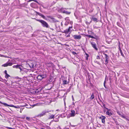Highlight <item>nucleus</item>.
<instances>
[{
    "label": "nucleus",
    "instance_id": "f257e3e1",
    "mask_svg": "<svg viewBox=\"0 0 129 129\" xmlns=\"http://www.w3.org/2000/svg\"><path fill=\"white\" fill-rule=\"evenodd\" d=\"M36 20L40 22L42 24V25L44 27L46 28H49L52 30H53L54 29L50 27L49 26L47 23L45 21L41 19H36Z\"/></svg>",
    "mask_w": 129,
    "mask_h": 129
},
{
    "label": "nucleus",
    "instance_id": "f03ea898",
    "mask_svg": "<svg viewBox=\"0 0 129 129\" xmlns=\"http://www.w3.org/2000/svg\"><path fill=\"white\" fill-rule=\"evenodd\" d=\"M47 17L48 18L47 20H48L50 22L54 23L58 22L57 20L51 16H47Z\"/></svg>",
    "mask_w": 129,
    "mask_h": 129
},
{
    "label": "nucleus",
    "instance_id": "7ed1b4c3",
    "mask_svg": "<svg viewBox=\"0 0 129 129\" xmlns=\"http://www.w3.org/2000/svg\"><path fill=\"white\" fill-rule=\"evenodd\" d=\"M47 77V74L46 72L45 73L42 75H39L37 77V78L38 80H41L46 78Z\"/></svg>",
    "mask_w": 129,
    "mask_h": 129
},
{
    "label": "nucleus",
    "instance_id": "20e7f679",
    "mask_svg": "<svg viewBox=\"0 0 129 129\" xmlns=\"http://www.w3.org/2000/svg\"><path fill=\"white\" fill-rule=\"evenodd\" d=\"M13 67L14 68L19 69L20 70V72L22 70V67L21 65L17 64L16 65H14L13 66Z\"/></svg>",
    "mask_w": 129,
    "mask_h": 129
},
{
    "label": "nucleus",
    "instance_id": "39448f33",
    "mask_svg": "<svg viewBox=\"0 0 129 129\" xmlns=\"http://www.w3.org/2000/svg\"><path fill=\"white\" fill-rule=\"evenodd\" d=\"M91 44L93 48L96 50H98V48L97 47L96 44L94 42H91Z\"/></svg>",
    "mask_w": 129,
    "mask_h": 129
},
{
    "label": "nucleus",
    "instance_id": "423d86ee",
    "mask_svg": "<svg viewBox=\"0 0 129 129\" xmlns=\"http://www.w3.org/2000/svg\"><path fill=\"white\" fill-rule=\"evenodd\" d=\"M104 54L105 55V64L106 65L108 63V61H109V56L106 54L104 53Z\"/></svg>",
    "mask_w": 129,
    "mask_h": 129
},
{
    "label": "nucleus",
    "instance_id": "0eeeda50",
    "mask_svg": "<svg viewBox=\"0 0 129 129\" xmlns=\"http://www.w3.org/2000/svg\"><path fill=\"white\" fill-rule=\"evenodd\" d=\"M72 28V26H70L68 29H66L65 30H64L62 33H64L65 34H68L70 31V28Z\"/></svg>",
    "mask_w": 129,
    "mask_h": 129
},
{
    "label": "nucleus",
    "instance_id": "6e6552de",
    "mask_svg": "<svg viewBox=\"0 0 129 129\" xmlns=\"http://www.w3.org/2000/svg\"><path fill=\"white\" fill-rule=\"evenodd\" d=\"M62 13H65L66 14H69L70 13V12H69L65 10L63 8H61L60 9Z\"/></svg>",
    "mask_w": 129,
    "mask_h": 129
},
{
    "label": "nucleus",
    "instance_id": "1a4fd4ad",
    "mask_svg": "<svg viewBox=\"0 0 129 129\" xmlns=\"http://www.w3.org/2000/svg\"><path fill=\"white\" fill-rule=\"evenodd\" d=\"M73 37L75 39L80 40L81 38V36L80 35H75L73 36Z\"/></svg>",
    "mask_w": 129,
    "mask_h": 129
},
{
    "label": "nucleus",
    "instance_id": "9d476101",
    "mask_svg": "<svg viewBox=\"0 0 129 129\" xmlns=\"http://www.w3.org/2000/svg\"><path fill=\"white\" fill-rule=\"evenodd\" d=\"M25 106V105H21L20 106H15L12 105H9L8 106L11 107H14L16 108H20V107H24Z\"/></svg>",
    "mask_w": 129,
    "mask_h": 129
},
{
    "label": "nucleus",
    "instance_id": "9b49d317",
    "mask_svg": "<svg viewBox=\"0 0 129 129\" xmlns=\"http://www.w3.org/2000/svg\"><path fill=\"white\" fill-rule=\"evenodd\" d=\"M36 12L37 13V14H38V15H39L40 16H41L44 19H45L46 20H47V18L46 17H45V16L44 15H43V14H42L40 13H39L38 12H36Z\"/></svg>",
    "mask_w": 129,
    "mask_h": 129
},
{
    "label": "nucleus",
    "instance_id": "f8f14e48",
    "mask_svg": "<svg viewBox=\"0 0 129 129\" xmlns=\"http://www.w3.org/2000/svg\"><path fill=\"white\" fill-rule=\"evenodd\" d=\"M12 64H13L12 62H7L6 63L3 65L2 66H4V67H6L8 66H11Z\"/></svg>",
    "mask_w": 129,
    "mask_h": 129
},
{
    "label": "nucleus",
    "instance_id": "ddd939ff",
    "mask_svg": "<svg viewBox=\"0 0 129 129\" xmlns=\"http://www.w3.org/2000/svg\"><path fill=\"white\" fill-rule=\"evenodd\" d=\"M46 113V112L45 111H43L40 114H39L37 116L38 117H41L45 115Z\"/></svg>",
    "mask_w": 129,
    "mask_h": 129
},
{
    "label": "nucleus",
    "instance_id": "4468645a",
    "mask_svg": "<svg viewBox=\"0 0 129 129\" xmlns=\"http://www.w3.org/2000/svg\"><path fill=\"white\" fill-rule=\"evenodd\" d=\"M106 108L108 110V111H107L106 112V114L109 116H111L113 114L110 111H109L110 110L109 109L107 108Z\"/></svg>",
    "mask_w": 129,
    "mask_h": 129
},
{
    "label": "nucleus",
    "instance_id": "2eb2a0df",
    "mask_svg": "<svg viewBox=\"0 0 129 129\" xmlns=\"http://www.w3.org/2000/svg\"><path fill=\"white\" fill-rule=\"evenodd\" d=\"M70 116L71 117H74L75 115V112L74 110H71V113L70 114Z\"/></svg>",
    "mask_w": 129,
    "mask_h": 129
},
{
    "label": "nucleus",
    "instance_id": "dca6fc26",
    "mask_svg": "<svg viewBox=\"0 0 129 129\" xmlns=\"http://www.w3.org/2000/svg\"><path fill=\"white\" fill-rule=\"evenodd\" d=\"M66 20L65 23L64 24L65 25H67L70 22V20L68 19V18H66Z\"/></svg>",
    "mask_w": 129,
    "mask_h": 129
},
{
    "label": "nucleus",
    "instance_id": "f3484780",
    "mask_svg": "<svg viewBox=\"0 0 129 129\" xmlns=\"http://www.w3.org/2000/svg\"><path fill=\"white\" fill-rule=\"evenodd\" d=\"M101 116L102 117V122L104 123H105V119L106 118L105 116L103 115H102Z\"/></svg>",
    "mask_w": 129,
    "mask_h": 129
},
{
    "label": "nucleus",
    "instance_id": "a211bd4d",
    "mask_svg": "<svg viewBox=\"0 0 129 129\" xmlns=\"http://www.w3.org/2000/svg\"><path fill=\"white\" fill-rule=\"evenodd\" d=\"M30 6L33 8H35L36 7V4L35 3H32L30 5Z\"/></svg>",
    "mask_w": 129,
    "mask_h": 129
},
{
    "label": "nucleus",
    "instance_id": "6ab92c4d",
    "mask_svg": "<svg viewBox=\"0 0 129 129\" xmlns=\"http://www.w3.org/2000/svg\"><path fill=\"white\" fill-rule=\"evenodd\" d=\"M53 78L52 77H50L48 81V83H49L52 82L53 80Z\"/></svg>",
    "mask_w": 129,
    "mask_h": 129
},
{
    "label": "nucleus",
    "instance_id": "aec40b11",
    "mask_svg": "<svg viewBox=\"0 0 129 129\" xmlns=\"http://www.w3.org/2000/svg\"><path fill=\"white\" fill-rule=\"evenodd\" d=\"M91 19L92 20H93L94 21L97 22V19L96 18L92 17V18H91Z\"/></svg>",
    "mask_w": 129,
    "mask_h": 129
},
{
    "label": "nucleus",
    "instance_id": "412c9836",
    "mask_svg": "<svg viewBox=\"0 0 129 129\" xmlns=\"http://www.w3.org/2000/svg\"><path fill=\"white\" fill-rule=\"evenodd\" d=\"M63 84L64 85L68 84V82H67L66 80H63Z\"/></svg>",
    "mask_w": 129,
    "mask_h": 129
},
{
    "label": "nucleus",
    "instance_id": "4be33fe9",
    "mask_svg": "<svg viewBox=\"0 0 129 129\" xmlns=\"http://www.w3.org/2000/svg\"><path fill=\"white\" fill-rule=\"evenodd\" d=\"M94 98V94L92 93L90 98V99L91 100H92Z\"/></svg>",
    "mask_w": 129,
    "mask_h": 129
},
{
    "label": "nucleus",
    "instance_id": "5701e85b",
    "mask_svg": "<svg viewBox=\"0 0 129 129\" xmlns=\"http://www.w3.org/2000/svg\"><path fill=\"white\" fill-rule=\"evenodd\" d=\"M54 115H50L49 118V119H54Z\"/></svg>",
    "mask_w": 129,
    "mask_h": 129
},
{
    "label": "nucleus",
    "instance_id": "b1692460",
    "mask_svg": "<svg viewBox=\"0 0 129 129\" xmlns=\"http://www.w3.org/2000/svg\"><path fill=\"white\" fill-rule=\"evenodd\" d=\"M0 103L1 104H3L4 105L6 106H9V105L8 104H7L6 103H3L1 102L0 101Z\"/></svg>",
    "mask_w": 129,
    "mask_h": 129
},
{
    "label": "nucleus",
    "instance_id": "393cba45",
    "mask_svg": "<svg viewBox=\"0 0 129 129\" xmlns=\"http://www.w3.org/2000/svg\"><path fill=\"white\" fill-rule=\"evenodd\" d=\"M65 36L66 38L69 37H70V34H65Z\"/></svg>",
    "mask_w": 129,
    "mask_h": 129
},
{
    "label": "nucleus",
    "instance_id": "a878e982",
    "mask_svg": "<svg viewBox=\"0 0 129 129\" xmlns=\"http://www.w3.org/2000/svg\"><path fill=\"white\" fill-rule=\"evenodd\" d=\"M10 77V76L9 74H7L5 76V77L6 78H9V77Z\"/></svg>",
    "mask_w": 129,
    "mask_h": 129
},
{
    "label": "nucleus",
    "instance_id": "bb28decb",
    "mask_svg": "<svg viewBox=\"0 0 129 129\" xmlns=\"http://www.w3.org/2000/svg\"><path fill=\"white\" fill-rule=\"evenodd\" d=\"M120 51V53H121V55L123 56V57H124V55L123 54V52H122V50H119Z\"/></svg>",
    "mask_w": 129,
    "mask_h": 129
},
{
    "label": "nucleus",
    "instance_id": "cd10ccee",
    "mask_svg": "<svg viewBox=\"0 0 129 129\" xmlns=\"http://www.w3.org/2000/svg\"><path fill=\"white\" fill-rule=\"evenodd\" d=\"M29 66L31 68H33L34 67V65L33 64L31 63V64L29 65Z\"/></svg>",
    "mask_w": 129,
    "mask_h": 129
},
{
    "label": "nucleus",
    "instance_id": "c85d7f7f",
    "mask_svg": "<svg viewBox=\"0 0 129 129\" xmlns=\"http://www.w3.org/2000/svg\"><path fill=\"white\" fill-rule=\"evenodd\" d=\"M35 93H38L39 91H38V89H37L35 90Z\"/></svg>",
    "mask_w": 129,
    "mask_h": 129
},
{
    "label": "nucleus",
    "instance_id": "c756f323",
    "mask_svg": "<svg viewBox=\"0 0 129 129\" xmlns=\"http://www.w3.org/2000/svg\"><path fill=\"white\" fill-rule=\"evenodd\" d=\"M121 45H118V49L119 50H121Z\"/></svg>",
    "mask_w": 129,
    "mask_h": 129
},
{
    "label": "nucleus",
    "instance_id": "7c9ffc66",
    "mask_svg": "<svg viewBox=\"0 0 129 129\" xmlns=\"http://www.w3.org/2000/svg\"><path fill=\"white\" fill-rule=\"evenodd\" d=\"M96 59H101V58L98 55L96 56Z\"/></svg>",
    "mask_w": 129,
    "mask_h": 129
},
{
    "label": "nucleus",
    "instance_id": "2f4dec72",
    "mask_svg": "<svg viewBox=\"0 0 129 129\" xmlns=\"http://www.w3.org/2000/svg\"><path fill=\"white\" fill-rule=\"evenodd\" d=\"M26 119L27 120L29 121L30 120V117H26Z\"/></svg>",
    "mask_w": 129,
    "mask_h": 129
},
{
    "label": "nucleus",
    "instance_id": "473e14b6",
    "mask_svg": "<svg viewBox=\"0 0 129 129\" xmlns=\"http://www.w3.org/2000/svg\"><path fill=\"white\" fill-rule=\"evenodd\" d=\"M106 77L105 80L104 81V84H105L106 82Z\"/></svg>",
    "mask_w": 129,
    "mask_h": 129
},
{
    "label": "nucleus",
    "instance_id": "72a5a7b5",
    "mask_svg": "<svg viewBox=\"0 0 129 129\" xmlns=\"http://www.w3.org/2000/svg\"><path fill=\"white\" fill-rule=\"evenodd\" d=\"M86 36L87 37L91 38V35H86Z\"/></svg>",
    "mask_w": 129,
    "mask_h": 129
},
{
    "label": "nucleus",
    "instance_id": "f704fd0d",
    "mask_svg": "<svg viewBox=\"0 0 129 129\" xmlns=\"http://www.w3.org/2000/svg\"><path fill=\"white\" fill-rule=\"evenodd\" d=\"M86 23L87 24H90V23H89V22H88L87 21H86Z\"/></svg>",
    "mask_w": 129,
    "mask_h": 129
},
{
    "label": "nucleus",
    "instance_id": "c9c22d12",
    "mask_svg": "<svg viewBox=\"0 0 129 129\" xmlns=\"http://www.w3.org/2000/svg\"><path fill=\"white\" fill-rule=\"evenodd\" d=\"M72 53L73 54H77V53H76V52H72Z\"/></svg>",
    "mask_w": 129,
    "mask_h": 129
},
{
    "label": "nucleus",
    "instance_id": "e433bc0d",
    "mask_svg": "<svg viewBox=\"0 0 129 129\" xmlns=\"http://www.w3.org/2000/svg\"><path fill=\"white\" fill-rule=\"evenodd\" d=\"M104 87H105V88H106V89H107V87L106 86V85H105V84H104Z\"/></svg>",
    "mask_w": 129,
    "mask_h": 129
},
{
    "label": "nucleus",
    "instance_id": "4c0bfd02",
    "mask_svg": "<svg viewBox=\"0 0 129 129\" xmlns=\"http://www.w3.org/2000/svg\"><path fill=\"white\" fill-rule=\"evenodd\" d=\"M9 129H15L14 128H13L11 127H7Z\"/></svg>",
    "mask_w": 129,
    "mask_h": 129
},
{
    "label": "nucleus",
    "instance_id": "58836bf2",
    "mask_svg": "<svg viewBox=\"0 0 129 129\" xmlns=\"http://www.w3.org/2000/svg\"><path fill=\"white\" fill-rule=\"evenodd\" d=\"M4 72H5V73L6 75L7 74V71L6 70Z\"/></svg>",
    "mask_w": 129,
    "mask_h": 129
},
{
    "label": "nucleus",
    "instance_id": "ea45409f",
    "mask_svg": "<svg viewBox=\"0 0 129 129\" xmlns=\"http://www.w3.org/2000/svg\"><path fill=\"white\" fill-rule=\"evenodd\" d=\"M34 1L36 2L37 3H38V4H39V3L37 1H36V0H34Z\"/></svg>",
    "mask_w": 129,
    "mask_h": 129
},
{
    "label": "nucleus",
    "instance_id": "a19ab883",
    "mask_svg": "<svg viewBox=\"0 0 129 129\" xmlns=\"http://www.w3.org/2000/svg\"><path fill=\"white\" fill-rule=\"evenodd\" d=\"M85 54L87 55V56L88 57H89V55L88 54H87V53H85Z\"/></svg>",
    "mask_w": 129,
    "mask_h": 129
},
{
    "label": "nucleus",
    "instance_id": "79ce46f5",
    "mask_svg": "<svg viewBox=\"0 0 129 129\" xmlns=\"http://www.w3.org/2000/svg\"><path fill=\"white\" fill-rule=\"evenodd\" d=\"M58 121V119H56V120H54L55 122H56Z\"/></svg>",
    "mask_w": 129,
    "mask_h": 129
},
{
    "label": "nucleus",
    "instance_id": "37998d69",
    "mask_svg": "<svg viewBox=\"0 0 129 129\" xmlns=\"http://www.w3.org/2000/svg\"><path fill=\"white\" fill-rule=\"evenodd\" d=\"M34 1V0H29L28 1V2H31V1Z\"/></svg>",
    "mask_w": 129,
    "mask_h": 129
},
{
    "label": "nucleus",
    "instance_id": "c03bdc74",
    "mask_svg": "<svg viewBox=\"0 0 129 129\" xmlns=\"http://www.w3.org/2000/svg\"><path fill=\"white\" fill-rule=\"evenodd\" d=\"M91 38H94V37L93 36H91Z\"/></svg>",
    "mask_w": 129,
    "mask_h": 129
},
{
    "label": "nucleus",
    "instance_id": "a18cd8bd",
    "mask_svg": "<svg viewBox=\"0 0 129 129\" xmlns=\"http://www.w3.org/2000/svg\"><path fill=\"white\" fill-rule=\"evenodd\" d=\"M72 100L73 101L74 100V98L73 96L72 95Z\"/></svg>",
    "mask_w": 129,
    "mask_h": 129
},
{
    "label": "nucleus",
    "instance_id": "49530a36",
    "mask_svg": "<svg viewBox=\"0 0 129 129\" xmlns=\"http://www.w3.org/2000/svg\"><path fill=\"white\" fill-rule=\"evenodd\" d=\"M70 24H72L73 23V22L72 21H70Z\"/></svg>",
    "mask_w": 129,
    "mask_h": 129
},
{
    "label": "nucleus",
    "instance_id": "de8ad7c7",
    "mask_svg": "<svg viewBox=\"0 0 129 129\" xmlns=\"http://www.w3.org/2000/svg\"><path fill=\"white\" fill-rule=\"evenodd\" d=\"M118 45H121V44H120V42H118Z\"/></svg>",
    "mask_w": 129,
    "mask_h": 129
},
{
    "label": "nucleus",
    "instance_id": "09e8293b",
    "mask_svg": "<svg viewBox=\"0 0 129 129\" xmlns=\"http://www.w3.org/2000/svg\"><path fill=\"white\" fill-rule=\"evenodd\" d=\"M99 118L100 119H102V116L101 117H99Z\"/></svg>",
    "mask_w": 129,
    "mask_h": 129
},
{
    "label": "nucleus",
    "instance_id": "8fccbe9b",
    "mask_svg": "<svg viewBox=\"0 0 129 129\" xmlns=\"http://www.w3.org/2000/svg\"><path fill=\"white\" fill-rule=\"evenodd\" d=\"M88 57L87 56H86V60H88Z\"/></svg>",
    "mask_w": 129,
    "mask_h": 129
},
{
    "label": "nucleus",
    "instance_id": "3c124183",
    "mask_svg": "<svg viewBox=\"0 0 129 129\" xmlns=\"http://www.w3.org/2000/svg\"><path fill=\"white\" fill-rule=\"evenodd\" d=\"M41 129H45L44 128H41Z\"/></svg>",
    "mask_w": 129,
    "mask_h": 129
},
{
    "label": "nucleus",
    "instance_id": "603ef678",
    "mask_svg": "<svg viewBox=\"0 0 129 129\" xmlns=\"http://www.w3.org/2000/svg\"><path fill=\"white\" fill-rule=\"evenodd\" d=\"M91 22H92V21H90V22L89 23H90Z\"/></svg>",
    "mask_w": 129,
    "mask_h": 129
},
{
    "label": "nucleus",
    "instance_id": "864d4df0",
    "mask_svg": "<svg viewBox=\"0 0 129 129\" xmlns=\"http://www.w3.org/2000/svg\"><path fill=\"white\" fill-rule=\"evenodd\" d=\"M62 23H61V24H62Z\"/></svg>",
    "mask_w": 129,
    "mask_h": 129
},
{
    "label": "nucleus",
    "instance_id": "5fc2aeb1",
    "mask_svg": "<svg viewBox=\"0 0 129 129\" xmlns=\"http://www.w3.org/2000/svg\"><path fill=\"white\" fill-rule=\"evenodd\" d=\"M62 23H61V24H62Z\"/></svg>",
    "mask_w": 129,
    "mask_h": 129
},
{
    "label": "nucleus",
    "instance_id": "6e6d98bb",
    "mask_svg": "<svg viewBox=\"0 0 129 129\" xmlns=\"http://www.w3.org/2000/svg\"><path fill=\"white\" fill-rule=\"evenodd\" d=\"M128 120L129 121V120Z\"/></svg>",
    "mask_w": 129,
    "mask_h": 129
}]
</instances>
